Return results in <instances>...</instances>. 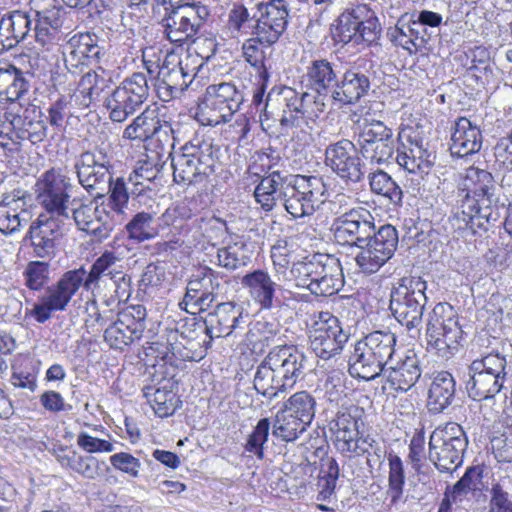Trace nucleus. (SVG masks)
Segmentation results:
<instances>
[{
	"mask_svg": "<svg viewBox=\"0 0 512 512\" xmlns=\"http://www.w3.org/2000/svg\"><path fill=\"white\" fill-rule=\"evenodd\" d=\"M308 358L295 345H277L264 357L254 375V389L268 399L291 390L306 375Z\"/></svg>",
	"mask_w": 512,
	"mask_h": 512,
	"instance_id": "obj_1",
	"label": "nucleus"
},
{
	"mask_svg": "<svg viewBox=\"0 0 512 512\" xmlns=\"http://www.w3.org/2000/svg\"><path fill=\"white\" fill-rule=\"evenodd\" d=\"M203 44L207 46V53L195 51L194 54L187 53L183 58L174 53L165 56L155 82L156 93L160 100L168 102L180 97L193 83L203 65V60H208L217 50L213 39H204Z\"/></svg>",
	"mask_w": 512,
	"mask_h": 512,
	"instance_id": "obj_2",
	"label": "nucleus"
},
{
	"mask_svg": "<svg viewBox=\"0 0 512 512\" xmlns=\"http://www.w3.org/2000/svg\"><path fill=\"white\" fill-rule=\"evenodd\" d=\"M397 336L391 331L376 330L358 340L348 361L353 378L372 381L381 376L387 364L396 356Z\"/></svg>",
	"mask_w": 512,
	"mask_h": 512,
	"instance_id": "obj_3",
	"label": "nucleus"
},
{
	"mask_svg": "<svg viewBox=\"0 0 512 512\" xmlns=\"http://www.w3.org/2000/svg\"><path fill=\"white\" fill-rule=\"evenodd\" d=\"M272 186L277 201H283L285 209L294 218L310 215L315 205L325 201L326 184L317 176L291 175L287 172L272 171Z\"/></svg>",
	"mask_w": 512,
	"mask_h": 512,
	"instance_id": "obj_4",
	"label": "nucleus"
},
{
	"mask_svg": "<svg viewBox=\"0 0 512 512\" xmlns=\"http://www.w3.org/2000/svg\"><path fill=\"white\" fill-rule=\"evenodd\" d=\"M219 147L213 139L204 136H195L181 147L179 152H169L173 168V178L176 183H201L214 173Z\"/></svg>",
	"mask_w": 512,
	"mask_h": 512,
	"instance_id": "obj_5",
	"label": "nucleus"
},
{
	"mask_svg": "<svg viewBox=\"0 0 512 512\" xmlns=\"http://www.w3.org/2000/svg\"><path fill=\"white\" fill-rule=\"evenodd\" d=\"M425 337L427 349L443 359H449L458 351L463 330L450 304L439 302L428 313Z\"/></svg>",
	"mask_w": 512,
	"mask_h": 512,
	"instance_id": "obj_6",
	"label": "nucleus"
},
{
	"mask_svg": "<svg viewBox=\"0 0 512 512\" xmlns=\"http://www.w3.org/2000/svg\"><path fill=\"white\" fill-rule=\"evenodd\" d=\"M426 289L427 283L420 277H404L391 290L392 315L408 331L419 332L427 303Z\"/></svg>",
	"mask_w": 512,
	"mask_h": 512,
	"instance_id": "obj_7",
	"label": "nucleus"
},
{
	"mask_svg": "<svg viewBox=\"0 0 512 512\" xmlns=\"http://www.w3.org/2000/svg\"><path fill=\"white\" fill-rule=\"evenodd\" d=\"M463 428L455 422L437 427L429 437V461L439 472L453 473L463 463L468 447Z\"/></svg>",
	"mask_w": 512,
	"mask_h": 512,
	"instance_id": "obj_8",
	"label": "nucleus"
},
{
	"mask_svg": "<svg viewBox=\"0 0 512 512\" xmlns=\"http://www.w3.org/2000/svg\"><path fill=\"white\" fill-rule=\"evenodd\" d=\"M245 100L243 90L234 83L222 82L209 85L198 105L196 119L204 126H217L231 120Z\"/></svg>",
	"mask_w": 512,
	"mask_h": 512,
	"instance_id": "obj_9",
	"label": "nucleus"
},
{
	"mask_svg": "<svg viewBox=\"0 0 512 512\" xmlns=\"http://www.w3.org/2000/svg\"><path fill=\"white\" fill-rule=\"evenodd\" d=\"M208 16L209 12L205 6L185 4L172 7L161 21L164 34L171 43L182 45L187 41H193L197 46L196 51L207 53V46L203 44L205 38L194 37Z\"/></svg>",
	"mask_w": 512,
	"mask_h": 512,
	"instance_id": "obj_10",
	"label": "nucleus"
},
{
	"mask_svg": "<svg viewBox=\"0 0 512 512\" xmlns=\"http://www.w3.org/2000/svg\"><path fill=\"white\" fill-rule=\"evenodd\" d=\"M71 187L69 177L55 169L46 171L36 182V194L48 216L40 214L32 224H48L50 221L63 223L69 219L67 202Z\"/></svg>",
	"mask_w": 512,
	"mask_h": 512,
	"instance_id": "obj_11",
	"label": "nucleus"
},
{
	"mask_svg": "<svg viewBox=\"0 0 512 512\" xmlns=\"http://www.w3.org/2000/svg\"><path fill=\"white\" fill-rule=\"evenodd\" d=\"M350 336L336 316L320 312L309 331L310 349L319 359L332 360L342 353Z\"/></svg>",
	"mask_w": 512,
	"mask_h": 512,
	"instance_id": "obj_12",
	"label": "nucleus"
},
{
	"mask_svg": "<svg viewBox=\"0 0 512 512\" xmlns=\"http://www.w3.org/2000/svg\"><path fill=\"white\" fill-rule=\"evenodd\" d=\"M83 272L75 269L64 272L61 277L45 289L44 295L40 297L39 303H35L29 314L38 323H45L53 312L65 311L74 295L84 288Z\"/></svg>",
	"mask_w": 512,
	"mask_h": 512,
	"instance_id": "obj_13",
	"label": "nucleus"
},
{
	"mask_svg": "<svg viewBox=\"0 0 512 512\" xmlns=\"http://www.w3.org/2000/svg\"><path fill=\"white\" fill-rule=\"evenodd\" d=\"M74 168L79 184L91 197L101 199L107 195L113 166L104 148L97 147L81 153Z\"/></svg>",
	"mask_w": 512,
	"mask_h": 512,
	"instance_id": "obj_14",
	"label": "nucleus"
},
{
	"mask_svg": "<svg viewBox=\"0 0 512 512\" xmlns=\"http://www.w3.org/2000/svg\"><path fill=\"white\" fill-rule=\"evenodd\" d=\"M381 34L377 17L366 5L343 12L337 20L334 37L338 42L347 44L375 43Z\"/></svg>",
	"mask_w": 512,
	"mask_h": 512,
	"instance_id": "obj_15",
	"label": "nucleus"
},
{
	"mask_svg": "<svg viewBox=\"0 0 512 512\" xmlns=\"http://www.w3.org/2000/svg\"><path fill=\"white\" fill-rule=\"evenodd\" d=\"M149 86L143 73H133L105 97L104 105L113 122H123L148 98Z\"/></svg>",
	"mask_w": 512,
	"mask_h": 512,
	"instance_id": "obj_16",
	"label": "nucleus"
},
{
	"mask_svg": "<svg viewBox=\"0 0 512 512\" xmlns=\"http://www.w3.org/2000/svg\"><path fill=\"white\" fill-rule=\"evenodd\" d=\"M255 8L250 34L257 35L261 45L270 47L279 40L287 28L288 3L286 0L260 1L255 4Z\"/></svg>",
	"mask_w": 512,
	"mask_h": 512,
	"instance_id": "obj_17",
	"label": "nucleus"
},
{
	"mask_svg": "<svg viewBox=\"0 0 512 512\" xmlns=\"http://www.w3.org/2000/svg\"><path fill=\"white\" fill-rule=\"evenodd\" d=\"M356 146L366 160L375 164L389 162L396 148L392 129L376 120L371 122L365 120L360 127Z\"/></svg>",
	"mask_w": 512,
	"mask_h": 512,
	"instance_id": "obj_18",
	"label": "nucleus"
},
{
	"mask_svg": "<svg viewBox=\"0 0 512 512\" xmlns=\"http://www.w3.org/2000/svg\"><path fill=\"white\" fill-rule=\"evenodd\" d=\"M146 308L130 305L117 313V319L104 330V340L113 349L123 350L140 340L146 329Z\"/></svg>",
	"mask_w": 512,
	"mask_h": 512,
	"instance_id": "obj_19",
	"label": "nucleus"
},
{
	"mask_svg": "<svg viewBox=\"0 0 512 512\" xmlns=\"http://www.w3.org/2000/svg\"><path fill=\"white\" fill-rule=\"evenodd\" d=\"M282 128H300L308 121H315L324 113L322 103L315 101L308 92L299 93L291 87H284L280 92Z\"/></svg>",
	"mask_w": 512,
	"mask_h": 512,
	"instance_id": "obj_20",
	"label": "nucleus"
},
{
	"mask_svg": "<svg viewBox=\"0 0 512 512\" xmlns=\"http://www.w3.org/2000/svg\"><path fill=\"white\" fill-rule=\"evenodd\" d=\"M204 323L206 335L209 337L208 341H203L204 351L211 347L214 338L237 336L250 325L249 314L234 302L218 303L215 310L207 315Z\"/></svg>",
	"mask_w": 512,
	"mask_h": 512,
	"instance_id": "obj_21",
	"label": "nucleus"
},
{
	"mask_svg": "<svg viewBox=\"0 0 512 512\" xmlns=\"http://www.w3.org/2000/svg\"><path fill=\"white\" fill-rule=\"evenodd\" d=\"M325 164L345 183L348 189H352L353 186L364 180V164L356 154V144L348 139H342L327 146Z\"/></svg>",
	"mask_w": 512,
	"mask_h": 512,
	"instance_id": "obj_22",
	"label": "nucleus"
},
{
	"mask_svg": "<svg viewBox=\"0 0 512 512\" xmlns=\"http://www.w3.org/2000/svg\"><path fill=\"white\" fill-rule=\"evenodd\" d=\"M35 16L34 39L41 46L53 44L65 21L66 11L59 0H30Z\"/></svg>",
	"mask_w": 512,
	"mask_h": 512,
	"instance_id": "obj_23",
	"label": "nucleus"
},
{
	"mask_svg": "<svg viewBox=\"0 0 512 512\" xmlns=\"http://www.w3.org/2000/svg\"><path fill=\"white\" fill-rule=\"evenodd\" d=\"M340 66L324 58L314 59L306 67L304 74L305 86L314 92L315 101L322 103L323 110L326 109V100L333 101L334 90L340 79Z\"/></svg>",
	"mask_w": 512,
	"mask_h": 512,
	"instance_id": "obj_24",
	"label": "nucleus"
},
{
	"mask_svg": "<svg viewBox=\"0 0 512 512\" xmlns=\"http://www.w3.org/2000/svg\"><path fill=\"white\" fill-rule=\"evenodd\" d=\"M105 54V48L98 44V37L91 33L74 35L63 50L65 67L73 74L85 66L100 62Z\"/></svg>",
	"mask_w": 512,
	"mask_h": 512,
	"instance_id": "obj_25",
	"label": "nucleus"
},
{
	"mask_svg": "<svg viewBox=\"0 0 512 512\" xmlns=\"http://www.w3.org/2000/svg\"><path fill=\"white\" fill-rule=\"evenodd\" d=\"M373 72L355 64L340 73V79L333 94V102L340 107L354 105L371 89Z\"/></svg>",
	"mask_w": 512,
	"mask_h": 512,
	"instance_id": "obj_26",
	"label": "nucleus"
},
{
	"mask_svg": "<svg viewBox=\"0 0 512 512\" xmlns=\"http://www.w3.org/2000/svg\"><path fill=\"white\" fill-rule=\"evenodd\" d=\"M392 364H387L381 372L387 383L395 391L407 392L419 380L422 374L420 360L413 351L405 356L392 358Z\"/></svg>",
	"mask_w": 512,
	"mask_h": 512,
	"instance_id": "obj_27",
	"label": "nucleus"
},
{
	"mask_svg": "<svg viewBox=\"0 0 512 512\" xmlns=\"http://www.w3.org/2000/svg\"><path fill=\"white\" fill-rule=\"evenodd\" d=\"M32 23L29 13L22 10L0 14V53L15 48L29 37L34 38Z\"/></svg>",
	"mask_w": 512,
	"mask_h": 512,
	"instance_id": "obj_28",
	"label": "nucleus"
},
{
	"mask_svg": "<svg viewBox=\"0 0 512 512\" xmlns=\"http://www.w3.org/2000/svg\"><path fill=\"white\" fill-rule=\"evenodd\" d=\"M113 72L99 66L93 71L84 74L78 84V89L72 96L75 103L81 108H88L104 95L112 92Z\"/></svg>",
	"mask_w": 512,
	"mask_h": 512,
	"instance_id": "obj_29",
	"label": "nucleus"
},
{
	"mask_svg": "<svg viewBox=\"0 0 512 512\" xmlns=\"http://www.w3.org/2000/svg\"><path fill=\"white\" fill-rule=\"evenodd\" d=\"M19 110L11 142L18 144L21 141H29L32 144L42 142L47 136V126L41 119V110L32 104L24 105L21 101Z\"/></svg>",
	"mask_w": 512,
	"mask_h": 512,
	"instance_id": "obj_30",
	"label": "nucleus"
},
{
	"mask_svg": "<svg viewBox=\"0 0 512 512\" xmlns=\"http://www.w3.org/2000/svg\"><path fill=\"white\" fill-rule=\"evenodd\" d=\"M391 41L407 50L409 54L421 51L430 41L429 33L416 21L413 13H405L398 20L390 33Z\"/></svg>",
	"mask_w": 512,
	"mask_h": 512,
	"instance_id": "obj_31",
	"label": "nucleus"
},
{
	"mask_svg": "<svg viewBox=\"0 0 512 512\" xmlns=\"http://www.w3.org/2000/svg\"><path fill=\"white\" fill-rule=\"evenodd\" d=\"M462 187L467 191V196L475 199L477 205L484 206L485 211L490 210V206L498 201L494 177L485 169L469 167L462 181Z\"/></svg>",
	"mask_w": 512,
	"mask_h": 512,
	"instance_id": "obj_32",
	"label": "nucleus"
},
{
	"mask_svg": "<svg viewBox=\"0 0 512 512\" xmlns=\"http://www.w3.org/2000/svg\"><path fill=\"white\" fill-rule=\"evenodd\" d=\"M483 137L480 128L466 117H459L453 126L450 152L459 158L480 151Z\"/></svg>",
	"mask_w": 512,
	"mask_h": 512,
	"instance_id": "obj_33",
	"label": "nucleus"
},
{
	"mask_svg": "<svg viewBox=\"0 0 512 512\" xmlns=\"http://www.w3.org/2000/svg\"><path fill=\"white\" fill-rule=\"evenodd\" d=\"M363 409L351 406L337 412L330 422V429L335 435V446L338 451H344L347 444L360 434L364 426L362 420Z\"/></svg>",
	"mask_w": 512,
	"mask_h": 512,
	"instance_id": "obj_34",
	"label": "nucleus"
},
{
	"mask_svg": "<svg viewBox=\"0 0 512 512\" xmlns=\"http://www.w3.org/2000/svg\"><path fill=\"white\" fill-rule=\"evenodd\" d=\"M241 285L261 309H270L273 306L277 284L268 272L262 269L249 272L241 278Z\"/></svg>",
	"mask_w": 512,
	"mask_h": 512,
	"instance_id": "obj_35",
	"label": "nucleus"
},
{
	"mask_svg": "<svg viewBox=\"0 0 512 512\" xmlns=\"http://www.w3.org/2000/svg\"><path fill=\"white\" fill-rule=\"evenodd\" d=\"M456 382L451 373L441 371L434 375L428 391V408L432 413H441L452 404Z\"/></svg>",
	"mask_w": 512,
	"mask_h": 512,
	"instance_id": "obj_36",
	"label": "nucleus"
},
{
	"mask_svg": "<svg viewBox=\"0 0 512 512\" xmlns=\"http://www.w3.org/2000/svg\"><path fill=\"white\" fill-rule=\"evenodd\" d=\"M29 87L23 71L9 62H0V94H6L10 101H21Z\"/></svg>",
	"mask_w": 512,
	"mask_h": 512,
	"instance_id": "obj_37",
	"label": "nucleus"
},
{
	"mask_svg": "<svg viewBox=\"0 0 512 512\" xmlns=\"http://www.w3.org/2000/svg\"><path fill=\"white\" fill-rule=\"evenodd\" d=\"M465 389L469 398L474 401H483L493 399L504 388L503 382L498 378H493L482 373L474 374L467 370L464 375Z\"/></svg>",
	"mask_w": 512,
	"mask_h": 512,
	"instance_id": "obj_38",
	"label": "nucleus"
},
{
	"mask_svg": "<svg viewBox=\"0 0 512 512\" xmlns=\"http://www.w3.org/2000/svg\"><path fill=\"white\" fill-rule=\"evenodd\" d=\"M161 123L158 110L148 107L125 128L123 137L130 140L152 141Z\"/></svg>",
	"mask_w": 512,
	"mask_h": 512,
	"instance_id": "obj_39",
	"label": "nucleus"
},
{
	"mask_svg": "<svg viewBox=\"0 0 512 512\" xmlns=\"http://www.w3.org/2000/svg\"><path fill=\"white\" fill-rule=\"evenodd\" d=\"M109 194V207L107 215L113 222L122 223L127 220L129 193L127 184L123 177L113 178L107 184V195Z\"/></svg>",
	"mask_w": 512,
	"mask_h": 512,
	"instance_id": "obj_40",
	"label": "nucleus"
},
{
	"mask_svg": "<svg viewBox=\"0 0 512 512\" xmlns=\"http://www.w3.org/2000/svg\"><path fill=\"white\" fill-rule=\"evenodd\" d=\"M316 400L308 391H299L291 395L282 406V410L292 415L294 418L311 424L315 417Z\"/></svg>",
	"mask_w": 512,
	"mask_h": 512,
	"instance_id": "obj_41",
	"label": "nucleus"
},
{
	"mask_svg": "<svg viewBox=\"0 0 512 512\" xmlns=\"http://www.w3.org/2000/svg\"><path fill=\"white\" fill-rule=\"evenodd\" d=\"M117 260L118 258L114 255L113 252L106 251L95 260L91 266L90 271H86L84 266L76 268L75 271L83 272L84 289L89 291L94 287H98L99 280L102 276H109L112 278L115 271L113 266Z\"/></svg>",
	"mask_w": 512,
	"mask_h": 512,
	"instance_id": "obj_42",
	"label": "nucleus"
},
{
	"mask_svg": "<svg viewBox=\"0 0 512 512\" xmlns=\"http://www.w3.org/2000/svg\"><path fill=\"white\" fill-rule=\"evenodd\" d=\"M309 425L280 409L274 418L272 435L284 442H293L303 434Z\"/></svg>",
	"mask_w": 512,
	"mask_h": 512,
	"instance_id": "obj_43",
	"label": "nucleus"
},
{
	"mask_svg": "<svg viewBox=\"0 0 512 512\" xmlns=\"http://www.w3.org/2000/svg\"><path fill=\"white\" fill-rule=\"evenodd\" d=\"M507 360L506 357L498 352L488 353L479 359H475L468 366V371L474 374L482 373L498 378L501 382L507 381Z\"/></svg>",
	"mask_w": 512,
	"mask_h": 512,
	"instance_id": "obj_44",
	"label": "nucleus"
},
{
	"mask_svg": "<svg viewBox=\"0 0 512 512\" xmlns=\"http://www.w3.org/2000/svg\"><path fill=\"white\" fill-rule=\"evenodd\" d=\"M344 284L343 271L340 261H328V266L323 278L317 284H312L309 291L317 296H331L336 294Z\"/></svg>",
	"mask_w": 512,
	"mask_h": 512,
	"instance_id": "obj_45",
	"label": "nucleus"
},
{
	"mask_svg": "<svg viewBox=\"0 0 512 512\" xmlns=\"http://www.w3.org/2000/svg\"><path fill=\"white\" fill-rule=\"evenodd\" d=\"M368 180L374 194L381 195L395 204L402 202V189L385 171L378 169L369 173Z\"/></svg>",
	"mask_w": 512,
	"mask_h": 512,
	"instance_id": "obj_46",
	"label": "nucleus"
},
{
	"mask_svg": "<svg viewBox=\"0 0 512 512\" xmlns=\"http://www.w3.org/2000/svg\"><path fill=\"white\" fill-rule=\"evenodd\" d=\"M365 239L364 244L370 248H377L379 254L387 259L393 256L399 241L396 226H379V229L374 231L373 236Z\"/></svg>",
	"mask_w": 512,
	"mask_h": 512,
	"instance_id": "obj_47",
	"label": "nucleus"
},
{
	"mask_svg": "<svg viewBox=\"0 0 512 512\" xmlns=\"http://www.w3.org/2000/svg\"><path fill=\"white\" fill-rule=\"evenodd\" d=\"M205 291V279L203 272L200 271L189 280L182 303L200 311L207 310L211 306L212 298H209L208 292Z\"/></svg>",
	"mask_w": 512,
	"mask_h": 512,
	"instance_id": "obj_48",
	"label": "nucleus"
},
{
	"mask_svg": "<svg viewBox=\"0 0 512 512\" xmlns=\"http://www.w3.org/2000/svg\"><path fill=\"white\" fill-rule=\"evenodd\" d=\"M29 236L36 255L44 258L53 253L58 230L51 226H30Z\"/></svg>",
	"mask_w": 512,
	"mask_h": 512,
	"instance_id": "obj_49",
	"label": "nucleus"
},
{
	"mask_svg": "<svg viewBox=\"0 0 512 512\" xmlns=\"http://www.w3.org/2000/svg\"><path fill=\"white\" fill-rule=\"evenodd\" d=\"M68 466L88 480H96L103 476L105 462L92 455H75L67 457Z\"/></svg>",
	"mask_w": 512,
	"mask_h": 512,
	"instance_id": "obj_50",
	"label": "nucleus"
},
{
	"mask_svg": "<svg viewBox=\"0 0 512 512\" xmlns=\"http://www.w3.org/2000/svg\"><path fill=\"white\" fill-rule=\"evenodd\" d=\"M389 461V477L387 494L392 503L398 502L403 494V486L405 483V475L402 460L399 456L390 454Z\"/></svg>",
	"mask_w": 512,
	"mask_h": 512,
	"instance_id": "obj_51",
	"label": "nucleus"
},
{
	"mask_svg": "<svg viewBox=\"0 0 512 512\" xmlns=\"http://www.w3.org/2000/svg\"><path fill=\"white\" fill-rule=\"evenodd\" d=\"M271 429L269 418H261L244 445L245 451L255 455L258 459L264 458V444L268 441Z\"/></svg>",
	"mask_w": 512,
	"mask_h": 512,
	"instance_id": "obj_52",
	"label": "nucleus"
},
{
	"mask_svg": "<svg viewBox=\"0 0 512 512\" xmlns=\"http://www.w3.org/2000/svg\"><path fill=\"white\" fill-rule=\"evenodd\" d=\"M260 41L257 35L247 39L242 45V52L245 60L256 69L260 80L267 81L269 78L268 70L265 66V52L259 48Z\"/></svg>",
	"mask_w": 512,
	"mask_h": 512,
	"instance_id": "obj_53",
	"label": "nucleus"
},
{
	"mask_svg": "<svg viewBox=\"0 0 512 512\" xmlns=\"http://www.w3.org/2000/svg\"><path fill=\"white\" fill-rule=\"evenodd\" d=\"M20 101L0 105V145L6 147L12 141L17 114L20 111Z\"/></svg>",
	"mask_w": 512,
	"mask_h": 512,
	"instance_id": "obj_54",
	"label": "nucleus"
},
{
	"mask_svg": "<svg viewBox=\"0 0 512 512\" xmlns=\"http://www.w3.org/2000/svg\"><path fill=\"white\" fill-rule=\"evenodd\" d=\"M319 259L327 261V254H313L293 262L290 269V276L298 287L305 288V286H307V282L309 278L312 277V273Z\"/></svg>",
	"mask_w": 512,
	"mask_h": 512,
	"instance_id": "obj_55",
	"label": "nucleus"
},
{
	"mask_svg": "<svg viewBox=\"0 0 512 512\" xmlns=\"http://www.w3.org/2000/svg\"><path fill=\"white\" fill-rule=\"evenodd\" d=\"M49 263L30 261L24 272L25 285L32 291L41 290L49 281Z\"/></svg>",
	"mask_w": 512,
	"mask_h": 512,
	"instance_id": "obj_56",
	"label": "nucleus"
},
{
	"mask_svg": "<svg viewBox=\"0 0 512 512\" xmlns=\"http://www.w3.org/2000/svg\"><path fill=\"white\" fill-rule=\"evenodd\" d=\"M362 250L355 257L359 268L367 274L374 273L385 264L389 259L379 254L377 248H370L366 244H362Z\"/></svg>",
	"mask_w": 512,
	"mask_h": 512,
	"instance_id": "obj_57",
	"label": "nucleus"
},
{
	"mask_svg": "<svg viewBox=\"0 0 512 512\" xmlns=\"http://www.w3.org/2000/svg\"><path fill=\"white\" fill-rule=\"evenodd\" d=\"M274 184V177H268V175H266L261 178L254 190L256 202L266 211L272 210L277 202L276 195L272 188Z\"/></svg>",
	"mask_w": 512,
	"mask_h": 512,
	"instance_id": "obj_58",
	"label": "nucleus"
},
{
	"mask_svg": "<svg viewBox=\"0 0 512 512\" xmlns=\"http://www.w3.org/2000/svg\"><path fill=\"white\" fill-rule=\"evenodd\" d=\"M202 272L205 279V292H208L209 298H212L211 304L219 298L222 299L226 292L227 280L210 268H205Z\"/></svg>",
	"mask_w": 512,
	"mask_h": 512,
	"instance_id": "obj_59",
	"label": "nucleus"
},
{
	"mask_svg": "<svg viewBox=\"0 0 512 512\" xmlns=\"http://www.w3.org/2000/svg\"><path fill=\"white\" fill-rule=\"evenodd\" d=\"M77 445L87 454L93 453H109L114 451V446L111 442L94 437L85 431L79 432L77 435Z\"/></svg>",
	"mask_w": 512,
	"mask_h": 512,
	"instance_id": "obj_60",
	"label": "nucleus"
},
{
	"mask_svg": "<svg viewBox=\"0 0 512 512\" xmlns=\"http://www.w3.org/2000/svg\"><path fill=\"white\" fill-rule=\"evenodd\" d=\"M456 218L459 222H463L464 224H474L475 220H478L476 224H483L485 222L496 221L495 218H492V212H488L484 210V206L474 204H464L462 205L461 212L456 213Z\"/></svg>",
	"mask_w": 512,
	"mask_h": 512,
	"instance_id": "obj_61",
	"label": "nucleus"
},
{
	"mask_svg": "<svg viewBox=\"0 0 512 512\" xmlns=\"http://www.w3.org/2000/svg\"><path fill=\"white\" fill-rule=\"evenodd\" d=\"M246 257L241 253L237 245L223 247L217 252L218 264L228 270H236L246 265Z\"/></svg>",
	"mask_w": 512,
	"mask_h": 512,
	"instance_id": "obj_62",
	"label": "nucleus"
},
{
	"mask_svg": "<svg viewBox=\"0 0 512 512\" xmlns=\"http://www.w3.org/2000/svg\"><path fill=\"white\" fill-rule=\"evenodd\" d=\"M111 465L123 473L136 478L139 476L141 463L139 459L126 452L115 453L109 458Z\"/></svg>",
	"mask_w": 512,
	"mask_h": 512,
	"instance_id": "obj_63",
	"label": "nucleus"
},
{
	"mask_svg": "<svg viewBox=\"0 0 512 512\" xmlns=\"http://www.w3.org/2000/svg\"><path fill=\"white\" fill-rule=\"evenodd\" d=\"M281 325L279 322L273 320L268 321L266 319L258 320L254 323L253 327L249 328L247 332L248 340L252 341L257 335L261 336L264 341H269L275 335L280 333Z\"/></svg>",
	"mask_w": 512,
	"mask_h": 512,
	"instance_id": "obj_64",
	"label": "nucleus"
}]
</instances>
